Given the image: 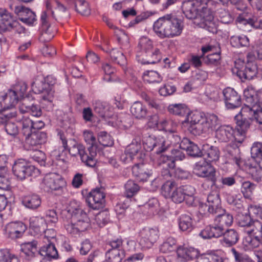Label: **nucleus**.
<instances>
[{
  "label": "nucleus",
  "mask_w": 262,
  "mask_h": 262,
  "mask_svg": "<svg viewBox=\"0 0 262 262\" xmlns=\"http://www.w3.org/2000/svg\"><path fill=\"white\" fill-rule=\"evenodd\" d=\"M202 114L197 111L190 112L186 114V118L182 123H191V124L201 123L203 119Z\"/></svg>",
  "instance_id": "60"
},
{
  "label": "nucleus",
  "mask_w": 262,
  "mask_h": 262,
  "mask_svg": "<svg viewBox=\"0 0 262 262\" xmlns=\"http://www.w3.org/2000/svg\"><path fill=\"white\" fill-rule=\"evenodd\" d=\"M141 148V145L140 143L137 141H133L132 143L128 145L125 149V153L130 157V159H134L135 157L138 158V156L139 152Z\"/></svg>",
  "instance_id": "57"
},
{
  "label": "nucleus",
  "mask_w": 262,
  "mask_h": 262,
  "mask_svg": "<svg viewBox=\"0 0 262 262\" xmlns=\"http://www.w3.org/2000/svg\"><path fill=\"white\" fill-rule=\"evenodd\" d=\"M144 208L147 210V213L149 215L158 214L159 211V202L156 198L149 199L144 205Z\"/></svg>",
  "instance_id": "56"
},
{
  "label": "nucleus",
  "mask_w": 262,
  "mask_h": 262,
  "mask_svg": "<svg viewBox=\"0 0 262 262\" xmlns=\"http://www.w3.org/2000/svg\"><path fill=\"white\" fill-rule=\"evenodd\" d=\"M50 21V17L47 14L46 11H43L40 17L41 26L38 39L43 44L50 41L55 34L56 30L51 27Z\"/></svg>",
  "instance_id": "13"
},
{
  "label": "nucleus",
  "mask_w": 262,
  "mask_h": 262,
  "mask_svg": "<svg viewBox=\"0 0 262 262\" xmlns=\"http://www.w3.org/2000/svg\"><path fill=\"white\" fill-rule=\"evenodd\" d=\"M177 183L173 180H167L162 186V191L165 196H170L173 191L178 188Z\"/></svg>",
  "instance_id": "59"
},
{
  "label": "nucleus",
  "mask_w": 262,
  "mask_h": 262,
  "mask_svg": "<svg viewBox=\"0 0 262 262\" xmlns=\"http://www.w3.org/2000/svg\"><path fill=\"white\" fill-rule=\"evenodd\" d=\"M137 57L138 61L142 64H155L162 59L161 53L158 48H154L145 54L138 53Z\"/></svg>",
  "instance_id": "22"
},
{
  "label": "nucleus",
  "mask_w": 262,
  "mask_h": 262,
  "mask_svg": "<svg viewBox=\"0 0 262 262\" xmlns=\"http://www.w3.org/2000/svg\"><path fill=\"white\" fill-rule=\"evenodd\" d=\"M218 123V117L213 114H207L203 118L201 121V124L205 132H208L210 129L215 128Z\"/></svg>",
  "instance_id": "43"
},
{
  "label": "nucleus",
  "mask_w": 262,
  "mask_h": 262,
  "mask_svg": "<svg viewBox=\"0 0 262 262\" xmlns=\"http://www.w3.org/2000/svg\"><path fill=\"white\" fill-rule=\"evenodd\" d=\"M58 136L63 147L64 149H68L69 154L73 157L79 155L80 157L81 161L86 166L93 167L96 164V158L91 157L89 152H86L85 147L81 144L79 143L74 139H67L63 133H59Z\"/></svg>",
  "instance_id": "4"
},
{
  "label": "nucleus",
  "mask_w": 262,
  "mask_h": 262,
  "mask_svg": "<svg viewBox=\"0 0 262 262\" xmlns=\"http://www.w3.org/2000/svg\"><path fill=\"white\" fill-rule=\"evenodd\" d=\"M183 191L185 202L188 205H192L194 202L195 189L191 185L181 186Z\"/></svg>",
  "instance_id": "51"
},
{
  "label": "nucleus",
  "mask_w": 262,
  "mask_h": 262,
  "mask_svg": "<svg viewBox=\"0 0 262 262\" xmlns=\"http://www.w3.org/2000/svg\"><path fill=\"white\" fill-rule=\"evenodd\" d=\"M0 262H19L18 258L7 250H0Z\"/></svg>",
  "instance_id": "64"
},
{
  "label": "nucleus",
  "mask_w": 262,
  "mask_h": 262,
  "mask_svg": "<svg viewBox=\"0 0 262 262\" xmlns=\"http://www.w3.org/2000/svg\"><path fill=\"white\" fill-rule=\"evenodd\" d=\"M10 8L16 14L21 16L19 19L21 21L29 26H31L33 24V18L31 17L33 12L30 9L26 8L23 6H17L14 4L10 5Z\"/></svg>",
  "instance_id": "27"
},
{
  "label": "nucleus",
  "mask_w": 262,
  "mask_h": 262,
  "mask_svg": "<svg viewBox=\"0 0 262 262\" xmlns=\"http://www.w3.org/2000/svg\"><path fill=\"white\" fill-rule=\"evenodd\" d=\"M132 172L137 180L141 182L147 181L152 174L151 170L148 169L147 166L144 164H138L134 165L132 168Z\"/></svg>",
  "instance_id": "32"
},
{
  "label": "nucleus",
  "mask_w": 262,
  "mask_h": 262,
  "mask_svg": "<svg viewBox=\"0 0 262 262\" xmlns=\"http://www.w3.org/2000/svg\"><path fill=\"white\" fill-rule=\"evenodd\" d=\"M193 172L199 177L206 178L211 182V187L219 188L221 186L217 184V178L216 177L215 169L205 161H200L195 164Z\"/></svg>",
  "instance_id": "11"
},
{
  "label": "nucleus",
  "mask_w": 262,
  "mask_h": 262,
  "mask_svg": "<svg viewBox=\"0 0 262 262\" xmlns=\"http://www.w3.org/2000/svg\"><path fill=\"white\" fill-rule=\"evenodd\" d=\"M235 136L239 138L237 134H235L233 127L230 125H222L220 126L215 131V137L221 142H228L232 138L234 140L228 146V148H232V149H228V153L232 157L233 162L238 166H240L242 163L241 159L239 154H235L234 148L233 143H235Z\"/></svg>",
  "instance_id": "6"
},
{
  "label": "nucleus",
  "mask_w": 262,
  "mask_h": 262,
  "mask_svg": "<svg viewBox=\"0 0 262 262\" xmlns=\"http://www.w3.org/2000/svg\"><path fill=\"white\" fill-rule=\"evenodd\" d=\"M14 24L12 15L5 9H0V32L10 30Z\"/></svg>",
  "instance_id": "34"
},
{
  "label": "nucleus",
  "mask_w": 262,
  "mask_h": 262,
  "mask_svg": "<svg viewBox=\"0 0 262 262\" xmlns=\"http://www.w3.org/2000/svg\"><path fill=\"white\" fill-rule=\"evenodd\" d=\"M223 237L220 240L222 245L225 247H231L237 243L239 239L238 232L234 229H225L222 235Z\"/></svg>",
  "instance_id": "28"
},
{
  "label": "nucleus",
  "mask_w": 262,
  "mask_h": 262,
  "mask_svg": "<svg viewBox=\"0 0 262 262\" xmlns=\"http://www.w3.org/2000/svg\"><path fill=\"white\" fill-rule=\"evenodd\" d=\"M151 118L153 120V125L160 130H163L168 133L176 130V124L171 120L163 118H159L157 115H153Z\"/></svg>",
  "instance_id": "29"
},
{
  "label": "nucleus",
  "mask_w": 262,
  "mask_h": 262,
  "mask_svg": "<svg viewBox=\"0 0 262 262\" xmlns=\"http://www.w3.org/2000/svg\"><path fill=\"white\" fill-rule=\"evenodd\" d=\"M106 52L110 54L112 60L121 66L126 64V58L122 51L117 49H112L107 50Z\"/></svg>",
  "instance_id": "46"
},
{
  "label": "nucleus",
  "mask_w": 262,
  "mask_h": 262,
  "mask_svg": "<svg viewBox=\"0 0 262 262\" xmlns=\"http://www.w3.org/2000/svg\"><path fill=\"white\" fill-rule=\"evenodd\" d=\"M237 27L245 31H249L251 28L257 29L259 25L255 20V18L247 13L240 14L236 19Z\"/></svg>",
  "instance_id": "19"
},
{
  "label": "nucleus",
  "mask_w": 262,
  "mask_h": 262,
  "mask_svg": "<svg viewBox=\"0 0 262 262\" xmlns=\"http://www.w3.org/2000/svg\"><path fill=\"white\" fill-rule=\"evenodd\" d=\"M176 239L172 237L167 238L161 245L160 251L163 253H168L177 250Z\"/></svg>",
  "instance_id": "48"
},
{
  "label": "nucleus",
  "mask_w": 262,
  "mask_h": 262,
  "mask_svg": "<svg viewBox=\"0 0 262 262\" xmlns=\"http://www.w3.org/2000/svg\"><path fill=\"white\" fill-rule=\"evenodd\" d=\"M199 11L201 27L212 33H216L217 24L210 9L215 8L219 4L214 0H192Z\"/></svg>",
  "instance_id": "3"
},
{
  "label": "nucleus",
  "mask_w": 262,
  "mask_h": 262,
  "mask_svg": "<svg viewBox=\"0 0 262 262\" xmlns=\"http://www.w3.org/2000/svg\"><path fill=\"white\" fill-rule=\"evenodd\" d=\"M66 185L64 179L56 173L46 174L42 180L41 188L47 192L59 190Z\"/></svg>",
  "instance_id": "12"
},
{
  "label": "nucleus",
  "mask_w": 262,
  "mask_h": 262,
  "mask_svg": "<svg viewBox=\"0 0 262 262\" xmlns=\"http://www.w3.org/2000/svg\"><path fill=\"white\" fill-rule=\"evenodd\" d=\"M72 221L81 226L82 230H86L90 226L87 214L81 208L74 209L71 214Z\"/></svg>",
  "instance_id": "25"
},
{
  "label": "nucleus",
  "mask_w": 262,
  "mask_h": 262,
  "mask_svg": "<svg viewBox=\"0 0 262 262\" xmlns=\"http://www.w3.org/2000/svg\"><path fill=\"white\" fill-rule=\"evenodd\" d=\"M182 127L185 132L194 136H199L203 133H206L201 123L196 124L182 123Z\"/></svg>",
  "instance_id": "45"
},
{
  "label": "nucleus",
  "mask_w": 262,
  "mask_h": 262,
  "mask_svg": "<svg viewBox=\"0 0 262 262\" xmlns=\"http://www.w3.org/2000/svg\"><path fill=\"white\" fill-rule=\"evenodd\" d=\"M56 82V79L52 75L47 76L46 78L41 75H38L34 81V85L36 88L34 93H41L42 101L52 102L54 93L53 86Z\"/></svg>",
  "instance_id": "7"
},
{
  "label": "nucleus",
  "mask_w": 262,
  "mask_h": 262,
  "mask_svg": "<svg viewBox=\"0 0 262 262\" xmlns=\"http://www.w3.org/2000/svg\"><path fill=\"white\" fill-rule=\"evenodd\" d=\"M202 156L209 162H216L220 158V151L216 146L204 144L202 146Z\"/></svg>",
  "instance_id": "31"
},
{
  "label": "nucleus",
  "mask_w": 262,
  "mask_h": 262,
  "mask_svg": "<svg viewBox=\"0 0 262 262\" xmlns=\"http://www.w3.org/2000/svg\"><path fill=\"white\" fill-rule=\"evenodd\" d=\"M110 109V105L106 102L97 101L94 104L95 113L102 118H108L111 116Z\"/></svg>",
  "instance_id": "44"
},
{
  "label": "nucleus",
  "mask_w": 262,
  "mask_h": 262,
  "mask_svg": "<svg viewBox=\"0 0 262 262\" xmlns=\"http://www.w3.org/2000/svg\"><path fill=\"white\" fill-rule=\"evenodd\" d=\"M130 112L135 118L138 119L145 118L148 113L146 106L138 101L134 102L131 105Z\"/></svg>",
  "instance_id": "37"
},
{
  "label": "nucleus",
  "mask_w": 262,
  "mask_h": 262,
  "mask_svg": "<svg viewBox=\"0 0 262 262\" xmlns=\"http://www.w3.org/2000/svg\"><path fill=\"white\" fill-rule=\"evenodd\" d=\"M182 9L184 14L189 19H194L197 15H199V11L192 0L184 1L182 5Z\"/></svg>",
  "instance_id": "38"
},
{
  "label": "nucleus",
  "mask_w": 262,
  "mask_h": 262,
  "mask_svg": "<svg viewBox=\"0 0 262 262\" xmlns=\"http://www.w3.org/2000/svg\"><path fill=\"white\" fill-rule=\"evenodd\" d=\"M125 251L108 249L105 253V261L108 262H121L125 256Z\"/></svg>",
  "instance_id": "47"
},
{
  "label": "nucleus",
  "mask_w": 262,
  "mask_h": 262,
  "mask_svg": "<svg viewBox=\"0 0 262 262\" xmlns=\"http://www.w3.org/2000/svg\"><path fill=\"white\" fill-rule=\"evenodd\" d=\"M179 227L183 231L190 232L193 229V221L190 215L182 214L178 218Z\"/></svg>",
  "instance_id": "40"
},
{
  "label": "nucleus",
  "mask_w": 262,
  "mask_h": 262,
  "mask_svg": "<svg viewBox=\"0 0 262 262\" xmlns=\"http://www.w3.org/2000/svg\"><path fill=\"white\" fill-rule=\"evenodd\" d=\"M20 97L16 93V91L10 89L3 97L5 104L4 108L10 109L17 104Z\"/></svg>",
  "instance_id": "39"
},
{
  "label": "nucleus",
  "mask_w": 262,
  "mask_h": 262,
  "mask_svg": "<svg viewBox=\"0 0 262 262\" xmlns=\"http://www.w3.org/2000/svg\"><path fill=\"white\" fill-rule=\"evenodd\" d=\"M55 10L52 9L53 6L51 5L49 1H47L46 3L47 14L51 18L57 20L58 18L63 17L64 16H69L70 15L68 9L62 4L58 1H55Z\"/></svg>",
  "instance_id": "18"
},
{
  "label": "nucleus",
  "mask_w": 262,
  "mask_h": 262,
  "mask_svg": "<svg viewBox=\"0 0 262 262\" xmlns=\"http://www.w3.org/2000/svg\"><path fill=\"white\" fill-rule=\"evenodd\" d=\"M245 232L247 235L243 241L245 246L251 248L258 247L262 241V221L254 220Z\"/></svg>",
  "instance_id": "9"
},
{
  "label": "nucleus",
  "mask_w": 262,
  "mask_h": 262,
  "mask_svg": "<svg viewBox=\"0 0 262 262\" xmlns=\"http://www.w3.org/2000/svg\"><path fill=\"white\" fill-rule=\"evenodd\" d=\"M225 229L214 223L213 225L206 226L199 233V235L204 239H211L221 236Z\"/></svg>",
  "instance_id": "24"
},
{
  "label": "nucleus",
  "mask_w": 262,
  "mask_h": 262,
  "mask_svg": "<svg viewBox=\"0 0 262 262\" xmlns=\"http://www.w3.org/2000/svg\"><path fill=\"white\" fill-rule=\"evenodd\" d=\"M70 5H73L75 10L83 16H88L91 14L89 4L84 0H69Z\"/></svg>",
  "instance_id": "42"
},
{
  "label": "nucleus",
  "mask_w": 262,
  "mask_h": 262,
  "mask_svg": "<svg viewBox=\"0 0 262 262\" xmlns=\"http://www.w3.org/2000/svg\"><path fill=\"white\" fill-rule=\"evenodd\" d=\"M99 143L103 146H111L114 144L113 140L106 132L102 131L98 134Z\"/></svg>",
  "instance_id": "62"
},
{
  "label": "nucleus",
  "mask_w": 262,
  "mask_h": 262,
  "mask_svg": "<svg viewBox=\"0 0 262 262\" xmlns=\"http://www.w3.org/2000/svg\"><path fill=\"white\" fill-rule=\"evenodd\" d=\"M215 214L214 222L222 227L223 229L232 225L233 222L232 214L227 212L224 209L221 208L212 213Z\"/></svg>",
  "instance_id": "23"
},
{
  "label": "nucleus",
  "mask_w": 262,
  "mask_h": 262,
  "mask_svg": "<svg viewBox=\"0 0 262 262\" xmlns=\"http://www.w3.org/2000/svg\"><path fill=\"white\" fill-rule=\"evenodd\" d=\"M179 147L187 151V154L193 157L202 156V149L201 150L198 145L187 138H183Z\"/></svg>",
  "instance_id": "26"
},
{
  "label": "nucleus",
  "mask_w": 262,
  "mask_h": 262,
  "mask_svg": "<svg viewBox=\"0 0 262 262\" xmlns=\"http://www.w3.org/2000/svg\"><path fill=\"white\" fill-rule=\"evenodd\" d=\"M182 140L180 136L174 130L168 133L166 138L161 136L150 135L145 138L143 145L146 150H155L156 154H159L171 147L177 145L179 146Z\"/></svg>",
  "instance_id": "2"
},
{
  "label": "nucleus",
  "mask_w": 262,
  "mask_h": 262,
  "mask_svg": "<svg viewBox=\"0 0 262 262\" xmlns=\"http://www.w3.org/2000/svg\"><path fill=\"white\" fill-rule=\"evenodd\" d=\"M105 194L102 188L92 190L86 198V202L94 210L102 208L105 202Z\"/></svg>",
  "instance_id": "16"
},
{
  "label": "nucleus",
  "mask_w": 262,
  "mask_h": 262,
  "mask_svg": "<svg viewBox=\"0 0 262 262\" xmlns=\"http://www.w3.org/2000/svg\"><path fill=\"white\" fill-rule=\"evenodd\" d=\"M233 74L236 75L242 81L251 80L257 74V67L255 62H246L238 58L234 61L232 69Z\"/></svg>",
  "instance_id": "8"
},
{
  "label": "nucleus",
  "mask_w": 262,
  "mask_h": 262,
  "mask_svg": "<svg viewBox=\"0 0 262 262\" xmlns=\"http://www.w3.org/2000/svg\"><path fill=\"white\" fill-rule=\"evenodd\" d=\"M168 112L175 115L183 116L189 112V108L184 104H171L168 106Z\"/></svg>",
  "instance_id": "49"
},
{
  "label": "nucleus",
  "mask_w": 262,
  "mask_h": 262,
  "mask_svg": "<svg viewBox=\"0 0 262 262\" xmlns=\"http://www.w3.org/2000/svg\"><path fill=\"white\" fill-rule=\"evenodd\" d=\"M183 29L182 20L175 15L167 14L159 18L154 24L153 29L161 38H172L180 35Z\"/></svg>",
  "instance_id": "1"
},
{
  "label": "nucleus",
  "mask_w": 262,
  "mask_h": 262,
  "mask_svg": "<svg viewBox=\"0 0 262 262\" xmlns=\"http://www.w3.org/2000/svg\"><path fill=\"white\" fill-rule=\"evenodd\" d=\"M124 195L127 198H130L136 195L140 190L139 185L133 180H129L124 185Z\"/></svg>",
  "instance_id": "50"
},
{
  "label": "nucleus",
  "mask_w": 262,
  "mask_h": 262,
  "mask_svg": "<svg viewBox=\"0 0 262 262\" xmlns=\"http://www.w3.org/2000/svg\"><path fill=\"white\" fill-rule=\"evenodd\" d=\"M237 220L239 226L245 227L246 229H248L254 221L252 219L248 211L238 214Z\"/></svg>",
  "instance_id": "53"
},
{
  "label": "nucleus",
  "mask_w": 262,
  "mask_h": 262,
  "mask_svg": "<svg viewBox=\"0 0 262 262\" xmlns=\"http://www.w3.org/2000/svg\"><path fill=\"white\" fill-rule=\"evenodd\" d=\"M222 94L227 108L233 110L241 106V95L233 88L228 87L224 89L222 91Z\"/></svg>",
  "instance_id": "17"
},
{
  "label": "nucleus",
  "mask_w": 262,
  "mask_h": 262,
  "mask_svg": "<svg viewBox=\"0 0 262 262\" xmlns=\"http://www.w3.org/2000/svg\"><path fill=\"white\" fill-rule=\"evenodd\" d=\"M139 244L143 248H150L159 237V230L156 228L145 227L139 232Z\"/></svg>",
  "instance_id": "14"
},
{
  "label": "nucleus",
  "mask_w": 262,
  "mask_h": 262,
  "mask_svg": "<svg viewBox=\"0 0 262 262\" xmlns=\"http://www.w3.org/2000/svg\"><path fill=\"white\" fill-rule=\"evenodd\" d=\"M83 139L88 145L90 146L88 148L91 157L95 158L97 155V146L96 139L93 132L86 130L83 133Z\"/></svg>",
  "instance_id": "33"
},
{
  "label": "nucleus",
  "mask_w": 262,
  "mask_h": 262,
  "mask_svg": "<svg viewBox=\"0 0 262 262\" xmlns=\"http://www.w3.org/2000/svg\"><path fill=\"white\" fill-rule=\"evenodd\" d=\"M38 251V254L48 259H57L58 257L57 250L53 242L45 243Z\"/></svg>",
  "instance_id": "36"
},
{
  "label": "nucleus",
  "mask_w": 262,
  "mask_h": 262,
  "mask_svg": "<svg viewBox=\"0 0 262 262\" xmlns=\"http://www.w3.org/2000/svg\"><path fill=\"white\" fill-rule=\"evenodd\" d=\"M143 77L144 80L149 83H159L163 79L162 77L155 71H148L144 72Z\"/></svg>",
  "instance_id": "54"
},
{
  "label": "nucleus",
  "mask_w": 262,
  "mask_h": 262,
  "mask_svg": "<svg viewBox=\"0 0 262 262\" xmlns=\"http://www.w3.org/2000/svg\"><path fill=\"white\" fill-rule=\"evenodd\" d=\"M177 253L180 261L186 262L196 258L199 254V251L192 247L180 246L177 248Z\"/></svg>",
  "instance_id": "30"
},
{
  "label": "nucleus",
  "mask_w": 262,
  "mask_h": 262,
  "mask_svg": "<svg viewBox=\"0 0 262 262\" xmlns=\"http://www.w3.org/2000/svg\"><path fill=\"white\" fill-rule=\"evenodd\" d=\"M207 206L208 207V212L212 214L222 208L220 195L217 192L212 191L208 195Z\"/></svg>",
  "instance_id": "35"
},
{
  "label": "nucleus",
  "mask_w": 262,
  "mask_h": 262,
  "mask_svg": "<svg viewBox=\"0 0 262 262\" xmlns=\"http://www.w3.org/2000/svg\"><path fill=\"white\" fill-rule=\"evenodd\" d=\"M246 105L249 107V113L253 120L262 124V106H260L257 95L252 90L247 89L244 91Z\"/></svg>",
  "instance_id": "10"
},
{
  "label": "nucleus",
  "mask_w": 262,
  "mask_h": 262,
  "mask_svg": "<svg viewBox=\"0 0 262 262\" xmlns=\"http://www.w3.org/2000/svg\"><path fill=\"white\" fill-rule=\"evenodd\" d=\"M26 229V226L22 222H11L6 226L5 232L8 238L14 239L22 236Z\"/></svg>",
  "instance_id": "20"
},
{
  "label": "nucleus",
  "mask_w": 262,
  "mask_h": 262,
  "mask_svg": "<svg viewBox=\"0 0 262 262\" xmlns=\"http://www.w3.org/2000/svg\"><path fill=\"white\" fill-rule=\"evenodd\" d=\"M234 120L237 125V134L239 138L235 136V143H233L235 154L239 152V146L244 141L245 133L253 120L252 115L249 113V107L246 103L243 107L238 114L234 117Z\"/></svg>",
  "instance_id": "5"
},
{
  "label": "nucleus",
  "mask_w": 262,
  "mask_h": 262,
  "mask_svg": "<svg viewBox=\"0 0 262 262\" xmlns=\"http://www.w3.org/2000/svg\"><path fill=\"white\" fill-rule=\"evenodd\" d=\"M138 48L140 50L138 52L140 54H145L154 49L151 40L146 37H142L140 39Z\"/></svg>",
  "instance_id": "58"
},
{
  "label": "nucleus",
  "mask_w": 262,
  "mask_h": 262,
  "mask_svg": "<svg viewBox=\"0 0 262 262\" xmlns=\"http://www.w3.org/2000/svg\"><path fill=\"white\" fill-rule=\"evenodd\" d=\"M102 19L107 26L113 29H115V34L117 36L118 41L120 44L128 43V38L125 32L122 30H120L114 26L113 23L108 19L106 16H103Z\"/></svg>",
  "instance_id": "41"
},
{
  "label": "nucleus",
  "mask_w": 262,
  "mask_h": 262,
  "mask_svg": "<svg viewBox=\"0 0 262 262\" xmlns=\"http://www.w3.org/2000/svg\"><path fill=\"white\" fill-rule=\"evenodd\" d=\"M34 236L37 235L44 231L46 227V223L43 217L35 216L34 219Z\"/></svg>",
  "instance_id": "61"
},
{
  "label": "nucleus",
  "mask_w": 262,
  "mask_h": 262,
  "mask_svg": "<svg viewBox=\"0 0 262 262\" xmlns=\"http://www.w3.org/2000/svg\"><path fill=\"white\" fill-rule=\"evenodd\" d=\"M231 252L235 262H254L247 254L237 251L234 248L231 249Z\"/></svg>",
  "instance_id": "63"
},
{
  "label": "nucleus",
  "mask_w": 262,
  "mask_h": 262,
  "mask_svg": "<svg viewBox=\"0 0 262 262\" xmlns=\"http://www.w3.org/2000/svg\"><path fill=\"white\" fill-rule=\"evenodd\" d=\"M12 171L18 179L23 180L32 176L33 165L30 161L20 159L13 164Z\"/></svg>",
  "instance_id": "15"
},
{
  "label": "nucleus",
  "mask_w": 262,
  "mask_h": 262,
  "mask_svg": "<svg viewBox=\"0 0 262 262\" xmlns=\"http://www.w3.org/2000/svg\"><path fill=\"white\" fill-rule=\"evenodd\" d=\"M11 181L9 174L7 173L6 167H0V189L8 190L10 188Z\"/></svg>",
  "instance_id": "55"
},
{
  "label": "nucleus",
  "mask_w": 262,
  "mask_h": 262,
  "mask_svg": "<svg viewBox=\"0 0 262 262\" xmlns=\"http://www.w3.org/2000/svg\"><path fill=\"white\" fill-rule=\"evenodd\" d=\"M33 129V121L26 119L23 122V134L24 147L26 150L33 149V137L32 129Z\"/></svg>",
  "instance_id": "21"
},
{
  "label": "nucleus",
  "mask_w": 262,
  "mask_h": 262,
  "mask_svg": "<svg viewBox=\"0 0 262 262\" xmlns=\"http://www.w3.org/2000/svg\"><path fill=\"white\" fill-rule=\"evenodd\" d=\"M230 41L233 47L237 48L248 47L250 45L248 37L244 35L232 36L231 37Z\"/></svg>",
  "instance_id": "52"
}]
</instances>
